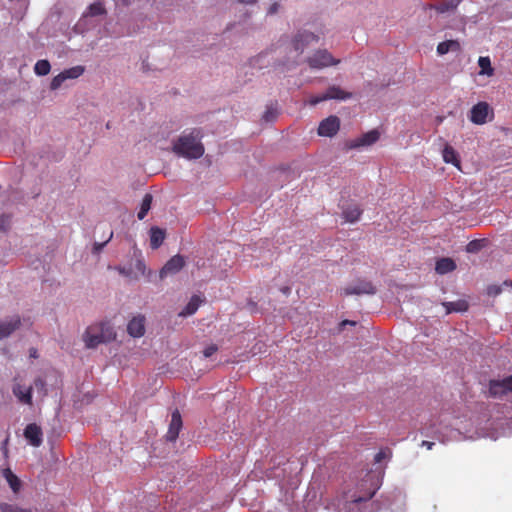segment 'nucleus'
Returning <instances> with one entry per match:
<instances>
[{
  "instance_id": "nucleus-2",
  "label": "nucleus",
  "mask_w": 512,
  "mask_h": 512,
  "mask_svg": "<svg viewBox=\"0 0 512 512\" xmlns=\"http://www.w3.org/2000/svg\"><path fill=\"white\" fill-rule=\"evenodd\" d=\"M116 339V332L109 322H99L88 326L83 334L86 348L93 349L102 343Z\"/></svg>"
},
{
  "instance_id": "nucleus-35",
  "label": "nucleus",
  "mask_w": 512,
  "mask_h": 512,
  "mask_svg": "<svg viewBox=\"0 0 512 512\" xmlns=\"http://www.w3.org/2000/svg\"><path fill=\"white\" fill-rule=\"evenodd\" d=\"M218 351V346L216 344H210L209 346H207L204 351H203V355L204 357L206 358H209L211 357L214 353H216Z\"/></svg>"
},
{
  "instance_id": "nucleus-14",
  "label": "nucleus",
  "mask_w": 512,
  "mask_h": 512,
  "mask_svg": "<svg viewBox=\"0 0 512 512\" xmlns=\"http://www.w3.org/2000/svg\"><path fill=\"white\" fill-rule=\"evenodd\" d=\"M24 436L34 447H39L42 444V430L40 426L35 423H31L26 426L24 429Z\"/></svg>"
},
{
  "instance_id": "nucleus-4",
  "label": "nucleus",
  "mask_w": 512,
  "mask_h": 512,
  "mask_svg": "<svg viewBox=\"0 0 512 512\" xmlns=\"http://www.w3.org/2000/svg\"><path fill=\"white\" fill-rule=\"evenodd\" d=\"M23 377L17 374L14 377V385L12 392L19 402L27 405H32V390L31 385L22 384Z\"/></svg>"
},
{
  "instance_id": "nucleus-28",
  "label": "nucleus",
  "mask_w": 512,
  "mask_h": 512,
  "mask_svg": "<svg viewBox=\"0 0 512 512\" xmlns=\"http://www.w3.org/2000/svg\"><path fill=\"white\" fill-rule=\"evenodd\" d=\"M64 79L67 80V79H76L78 77H80L83 73H84V67L83 66H74V67H71L69 69H65L64 71L61 72Z\"/></svg>"
},
{
  "instance_id": "nucleus-11",
  "label": "nucleus",
  "mask_w": 512,
  "mask_h": 512,
  "mask_svg": "<svg viewBox=\"0 0 512 512\" xmlns=\"http://www.w3.org/2000/svg\"><path fill=\"white\" fill-rule=\"evenodd\" d=\"M185 265V259L181 255H175L170 258L166 264L160 270L159 276L161 279L168 275H174L178 273Z\"/></svg>"
},
{
  "instance_id": "nucleus-8",
  "label": "nucleus",
  "mask_w": 512,
  "mask_h": 512,
  "mask_svg": "<svg viewBox=\"0 0 512 512\" xmlns=\"http://www.w3.org/2000/svg\"><path fill=\"white\" fill-rule=\"evenodd\" d=\"M340 129V120L337 116L331 115L323 119L318 126V135L333 137Z\"/></svg>"
},
{
  "instance_id": "nucleus-20",
  "label": "nucleus",
  "mask_w": 512,
  "mask_h": 512,
  "mask_svg": "<svg viewBox=\"0 0 512 512\" xmlns=\"http://www.w3.org/2000/svg\"><path fill=\"white\" fill-rule=\"evenodd\" d=\"M165 239V231L158 227L150 229V246L152 249H158Z\"/></svg>"
},
{
  "instance_id": "nucleus-9",
  "label": "nucleus",
  "mask_w": 512,
  "mask_h": 512,
  "mask_svg": "<svg viewBox=\"0 0 512 512\" xmlns=\"http://www.w3.org/2000/svg\"><path fill=\"white\" fill-rule=\"evenodd\" d=\"M512 392V375L503 380H491L489 383V395L500 397Z\"/></svg>"
},
{
  "instance_id": "nucleus-13",
  "label": "nucleus",
  "mask_w": 512,
  "mask_h": 512,
  "mask_svg": "<svg viewBox=\"0 0 512 512\" xmlns=\"http://www.w3.org/2000/svg\"><path fill=\"white\" fill-rule=\"evenodd\" d=\"M181 428H182V417H181L180 412L176 409L171 414V421H170L168 432L166 434V439L168 441L174 442L178 438Z\"/></svg>"
},
{
  "instance_id": "nucleus-42",
  "label": "nucleus",
  "mask_w": 512,
  "mask_h": 512,
  "mask_svg": "<svg viewBox=\"0 0 512 512\" xmlns=\"http://www.w3.org/2000/svg\"><path fill=\"white\" fill-rule=\"evenodd\" d=\"M278 8H279V4L278 3H273L270 7H269V10H268V13L269 14H275L277 13L278 11Z\"/></svg>"
},
{
  "instance_id": "nucleus-3",
  "label": "nucleus",
  "mask_w": 512,
  "mask_h": 512,
  "mask_svg": "<svg viewBox=\"0 0 512 512\" xmlns=\"http://www.w3.org/2000/svg\"><path fill=\"white\" fill-rule=\"evenodd\" d=\"M339 62L340 60L335 59L327 50H318L307 59L308 65L315 69L337 65Z\"/></svg>"
},
{
  "instance_id": "nucleus-39",
  "label": "nucleus",
  "mask_w": 512,
  "mask_h": 512,
  "mask_svg": "<svg viewBox=\"0 0 512 512\" xmlns=\"http://www.w3.org/2000/svg\"><path fill=\"white\" fill-rule=\"evenodd\" d=\"M112 236H113V232H110L108 239L104 243H95L94 251L99 252L106 245V243L112 238Z\"/></svg>"
},
{
  "instance_id": "nucleus-34",
  "label": "nucleus",
  "mask_w": 512,
  "mask_h": 512,
  "mask_svg": "<svg viewBox=\"0 0 512 512\" xmlns=\"http://www.w3.org/2000/svg\"><path fill=\"white\" fill-rule=\"evenodd\" d=\"M502 290H503L502 286L491 285V286L488 287L487 293H488L489 296L495 297V296L501 294Z\"/></svg>"
},
{
  "instance_id": "nucleus-33",
  "label": "nucleus",
  "mask_w": 512,
  "mask_h": 512,
  "mask_svg": "<svg viewBox=\"0 0 512 512\" xmlns=\"http://www.w3.org/2000/svg\"><path fill=\"white\" fill-rule=\"evenodd\" d=\"M64 81H66V80L64 79L62 73H59L58 75H56L50 83L51 90H56V89L60 88Z\"/></svg>"
},
{
  "instance_id": "nucleus-24",
  "label": "nucleus",
  "mask_w": 512,
  "mask_h": 512,
  "mask_svg": "<svg viewBox=\"0 0 512 512\" xmlns=\"http://www.w3.org/2000/svg\"><path fill=\"white\" fill-rule=\"evenodd\" d=\"M153 197L150 193H146L142 199L140 210L138 211L137 217L139 220H143L151 208Z\"/></svg>"
},
{
  "instance_id": "nucleus-6",
  "label": "nucleus",
  "mask_w": 512,
  "mask_h": 512,
  "mask_svg": "<svg viewBox=\"0 0 512 512\" xmlns=\"http://www.w3.org/2000/svg\"><path fill=\"white\" fill-rule=\"evenodd\" d=\"M493 117V111L487 102H478L470 110L469 119L476 125H483L487 122L489 116Z\"/></svg>"
},
{
  "instance_id": "nucleus-27",
  "label": "nucleus",
  "mask_w": 512,
  "mask_h": 512,
  "mask_svg": "<svg viewBox=\"0 0 512 512\" xmlns=\"http://www.w3.org/2000/svg\"><path fill=\"white\" fill-rule=\"evenodd\" d=\"M487 243H488V240L485 238L472 240L467 244L466 251L468 253H477L480 250H482L484 247H486Z\"/></svg>"
},
{
  "instance_id": "nucleus-38",
  "label": "nucleus",
  "mask_w": 512,
  "mask_h": 512,
  "mask_svg": "<svg viewBox=\"0 0 512 512\" xmlns=\"http://www.w3.org/2000/svg\"><path fill=\"white\" fill-rule=\"evenodd\" d=\"M34 386L38 391H43L46 394V382L41 377L34 380Z\"/></svg>"
},
{
  "instance_id": "nucleus-16",
  "label": "nucleus",
  "mask_w": 512,
  "mask_h": 512,
  "mask_svg": "<svg viewBox=\"0 0 512 512\" xmlns=\"http://www.w3.org/2000/svg\"><path fill=\"white\" fill-rule=\"evenodd\" d=\"M21 320L19 316H14L8 321L0 320V340L10 336L19 328Z\"/></svg>"
},
{
  "instance_id": "nucleus-7",
  "label": "nucleus",
  "mask_w": 512,
  "mask_h": 512,
  "mask_svg": "<svg viewBox=\"0 0 512 512\" xmlns=\"http://www.w3.org/2000/svg\"><path fill=\"white\" fill-rule=\"evenodd\" d=\"M345 295H361L376 293V288L372 282L365 279H357L355 283L348 285L343 289Z\"/></svg>"
},
{
  "instance_id": "nucleus-41",
  "label": "nucleus",
  "mask_w": 512,
  "mask_h": 512,
  "mask_svg": "<svg viewBox=\"0 0 512 512\" xmlns=\"http://www.w3.org/2000/svg\"><path fill=\"white\" fill-rule=\"evenodd\" d=\"M386 457V453L384 451H380L375 455V462H381Z\"/></svg>"
},
{
  "instance_id": "nucleus-18",
  "label": "nucleus",
  "mask_w": 512,
  "mask_h": 512,
  "mask_svg": "<svg viewBox=\"0 0 512 512\" xmlns=\"http://www.w3.org/2000/svg\"><path fill=\"white\" fill-rule=\"evenodd\" d=\"M461 50V45L458 40H446L437 45V53L439 55L447 54L448 52H458Z\"/></svg>"
},
{
  "instance_id": "nucleus-21",
  "label": "nucleus",
  "mask_w": 512,
  "mask_h": 512,
  "mask_svg": "<svg viewBox=\"0 0 512 512\" xmlns=\"http://www.w3.org/2000/svg\"><path fill=\"white\" fill-rule=\"evenodd\" d=\"M202 300L199 296L194 295L191 297L185 308L179 313L180 316H190L194 314L199 308Z\"/></svg>"
},
{
  "instance_id": "nucleus-5",
  "label": "nucleus",
  "mask_w": 512,
  "mask_h": 512,
  "mask_svg": "<svg viewBox=\"0 0 512 512\" xmlns=\"http://www.w3.org/2000/svg\"><path fill=\"white\" fill-rule=\"evenodd\" d=\"M351 96V93L345 92L338 86H330L325 93L318 96L310 97L308 103L314 106L322 101L330 99L346 100L349 99Z\"/></svg>"
},
{
  "instance_id": "nucleus-17",
  "label": "nucleus",
  "mask_w": 512,
  "mask_h": 512,
  "mask_svg": "<svg viewBox=\"0 0 512 512\" xmlns=\"http://www.w3.org/2000/svg\"><path fill=\"white\" fill-rule=\"evenodd\" d=\"M456 263L453 259L444 257L436 262L435 270L438 274L444 275L456 269Z\"/></svg>"
},
{
  "instance_id": "nucleus-19",
  "label": "nucleus",
  "mask_w": 512,
  "mask_h": 512,
  "mask_svg": "<svg viewBox=\"0 0 512 512\" xmlns=\"http://www.w3.org/2000/svg\"><path fill=\"white\" fill-rule=\"evenodd\" d=\"M362 210L356 204L343 208L342 215L347 222L354 223L359 220Z\"/></svg>"
},
{
  "instance_id": "nucleus-10",
  "label": "nucleus",
  "mask_w": 512,
  "mask_h": 512,
  "mask_svg": "<svg viewBox=\"0 0 512 512\" xmlns=\"http://www.w3.org/2000/svg\"><path fill=\"white\" fill-rule=\"evenodd\" d=\"M380 138V133L377 129L370 130L360 137L350 140L347 142V147L349 149H355L363 146H370L377 142Z\"/></svg>"
},
{
  "instance_id": "nucleus-29",
  "label": "nucleus",
  "mask_w": 512,
  "mask_h": 512,
  "mask_svg": "<svg viewBox=\"0 0 512 512\" xmlns=\"http://www.w3.org/2000/svg\"><path fill=\"white\" fill-rule=\"evenodd\" d=\"M478 65L481 69L480 74L482 75H493L494 69L491 67V61L489 57H479Z\"/></svg>"
},
{
  "instance_id": "nucleus-32",
  "label": "nucleus",
  "mask_w": 512,
  "mask_h": 512,
  "mask_svg": "<svg viewBox=\"0 0 512 512\" xmlns=\"http://www.w3.org/2000/svg\"><path fill=\"white\" fill-rule=\"evenodd\" d=\"M2 512H31L29 509L21 508L14 504L2 503L0 505Z\"/></svg>"
},
{
  "instance_id": "nucleus-30",
  "label": "nucleus",
  "mask_w": 512,
  "mask_h": 512,
  "mask_svg": "<svg viewBox=\"0 0 512 512\" xmlns=\"http://www.w3.org/2000/svg\"><path fill=\"white\" fill-rule=\"evenodd\" d=\"M51 65L48 60H38L34 66V71L39 76H45L50 72Z\"/></svg>"
},
{
  "instance_id": "nucleus-31",
  "label": "nucleus",
  "mask_w": 512,
  "mask_h": 512,
  "mask_svg": "<svg viewBox=\"0 0 512 512\" xmlns=\"http://www.w3.org/2000/svg\"><path fill=\"white\" fill-rule=\"evenodd\" d=\"M88 11L90 16H100L106 13V9L101 1H96L89 5Z\"/></svg>"
},
{
  "instance_id": "nucleus-45",
  "label": "nucleus",
  "mask_w": 512,
  "mask_h": 512,
  "mask_svg": "<svg viewBox=\"0 0 512 512\" xmlns=\"http://www.w3.org/2000/svg\"><path fill=\"white\" fill-rule=\"evenodd\" d=\"M238 3L252 5L257 3V0H236Z\"/></svg>"
},
{
  "instance_id": "nucleus-36",
  "label": "nucleus",
  "mask_w": 512,
  "mask_h": 512,
  "mask_svg": "<svg viewBox=\"0 0 512 512\" xmlns=\"http://www.w3.org/2000/svg\"><path fill=\"white\" fill-rule=\"evenodd\" d=\"M374 495H375V490H373L372 492H369L366 496L355 497L352 500V503L353 504H358V503H361V502H366V501L370 500Z\"/></svg>"
},
{
  "instance_id": "nucleus-43",
  "label": "nucleus",
  "mask_w": 512,
  "mask_h": 512,
  "mask_svg": "<svg viewBox=\"0 0 512 512\" xmlns=\"http://www.w3.org/2000/svg\"><path fill=\"white\" fill-rule=\"evenodd\" d=\"M346 325H356V322L355 321H351V320H343L339 326H340V330H342Z\"/></svg>"
},
{
  "instance_id": "nucleus-25",
  "label": "nucleus",
  "mask_w": 512,
  "mask_h": 512,
  "mask_svg": "<svg viewBox=\"0 0 512 512\" xmlns=\"http://www.w3.org/2000/svg\"><path fill=\"white\" fill-rule=\"evenodd\" d=\"M443 306L446 308L447 313L464 312L468 309V303L465 300L444 302Z\"/></svg>"
},
{
  "instance_id": "nucleus-46",
  "label": "nucleus",
  "mask_w": 512,
  "mask_h": 512,
  "mask_svg": "<svg viewBox=\"0 0 512 512\" xmlns=\"http://www.w3.org/2000/svg\"><path fill=\"white\" fill-rule=\"evenodd\" d=\"M422 446L426 447L428 450H431L432 447L434 446V442H430V441H423L422 442Z\"/></svg>"
},
{
  "instance_id": "nucleus-12",
  "label": "nucleus",
  "mask_w": 512,
  "mask_h": 512,
  "mask_svg": "<svg viewBox=\"0 0 512 512\" xmlns=\"http://www.w3.org/2000/svg\"><path fill=\"white\" fill-rule=\"evenodd\" d=\"M318 40L319 37L312 32H299L293 40V47L297 52L302 53L307 46L317 43Z\"/></svg>"
},
{
  "instance_id": "nucleus-15",
  "label": "nucleus",
  "mask_w": 512,
  "mask_h": 512,
  "mask_svg": "<svg viewBox=\"0 0 512 512\" xmlns=\"http://www.w3.org/2000/svg\"><path fill=\"white\" fill-rule=\"evenodd\" d=\"M127 332L134 338L143 336L145 333V317L141 315L133 317L128 322Z\"/></svg>"
},
{
  "instance_id": "nucleus-44",
  "label": "nucleus",
  "mask_w": 512,
  "mask_h": 512,
  "mask_svg": "<svg viewBox=\"0 0 512 512\" xmlns=\"http://www.w3.org/2000/svg\"><path fill=\"white\" fill-rule=\"evenodd\" d=\"M136 267L139 271H141L142 273H144L145 271V264L143 261L141 260H138L137 263H136Z\"/></svg>"
},
{
  "instance_id": "nucleus-26",
  "label": "nucleus",
  "mask_w": 512,
  "mask_h": 512,
  "mask_svg": "<svg viewBox=\"0 0 512 512\" xmlns=\"http://www.w3.org/2000/svg\"><path fill=\"white\" fill-rule=\"evenodd\" d=\"M443 160L446 163H452L456 167H459L460 165L457 153L454 150V148L450 145H446L443 149Z\"/></svg>"
},
{
  "instance_id": "nucleus-22",
  "label": "nucleus",
  "mask_w": 512,
  "mask_h": 512,
  "mask_svg": "<svg viewBox=\"0 0 512 512\" xmlns=\"http://www.w3.org/2000/svg\"><path fill=\"white\" fill-rule=\"evenodd\" d=\"M3 477L6 479L14 493H17L20 490L21 482L9 468L3 470Z\"/></svg>"
},
{
  "instance_id": "nucleus-1",
  "label": "nucleus",
  "mask_w": 512,
  "mask_h": 512,
  "mask_svg": "<svg viewBox=\"0 0 512 512\" xmlns=\"http://www.w3.org/2000/svg\"><path fill=\"white\" fill-rule=\"evenodd\" d=\"M200 129H193L189 134L181 135L173 144V152L187 159H198L204 154V146L200 142Z\"/></svg>"
},
{
  "instance_id": "nucleus-48",
  "label": "nucleus",
  "mask_w": 512,
  "mask_h": 512,
  "mask_svg": "<svg viewBox=\"0 0 512 512\" xmlns=\"http://www.w3.org/2000/svg\"><path fill=\"white\" fill-rule=\"evenodd\" d=\"M35 353H36L35 350L33 352H31V356L35 357Z\"/></svg>"
},
{
  "instance_id": "nucleus-47",
  "label": "nucleus",
  "mask_w": 512,
  "mask_h": 512,
  "mask_svg": "<svg viewBox=\"0 0 512 512\" xmlns=\"http://www.w3.org/2000/svg\"><path fill=\"white\" fill-rule=\"evenodd\" d=\"M281 292H282L283 294H285V295H288V294H290L291 289H290V287L285 286V287L281 288Z\"/></svg>"
},
{
  "instance_id": "nucleus-40",
  "label": "nucleus",
  "mask_w": 512,
  "mask_h": 512,
  "mask_svg": "<svg viewBox=\"0 0 512 512\" xmlns=\"http://www.w3.org/2000/svg\"><path fill=\"white\" fill-rule=\"evenodd\" d=\"M117 270L119 271L120 274H122L123 276H126V277H129L131 275V270L130 269H126L124 267H118Z\"/></svg>"
},
{
  "instance_id": "nucleus-37",
  "label": "nucleus",
  "mask_w": 512,
  "mask_h": 512,
  "mask_svg": "<svg viewBox=\"0 0 512 512\" xmlns=\"http://www.w3.org/2000/svg\"><path fill=\"white\" fill-rule=\"evenodd\" d=\"M276 110L272 107H268L267 110L264 112L263 118L265 121H272L276 118Z\"/></svg>"
},
{
  "instance_id": "nucleus-23",
  "label": "nucleus",
  "mask_w": 512,
  "mask_h": 512,
  "mask_svg": "<svg viewBox=\"0 0 512 512\" xmlns=\"http://www.w3.org/2000/svg\"><path fill=\"white\" fill-rule=\"evenodd\" d=\"M461 0H444L442 3L438 5H429L430 9H435L438 13H445L451 10H454Z\"/></svg>"
}]
</instances>
